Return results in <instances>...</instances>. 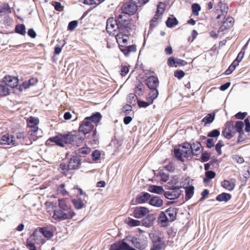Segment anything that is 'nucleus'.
<instances>
[{
    "label": "nucleus",
    "mask_w": 250,
    "mask_h": 250,
    "mask_svg": "<svg viewBox=\"0 0 250 250\" xmlns=\"http://www.w3.org/2000/svg\"><path fill=\"white\" fill-rule=\"evenodd\" d=\"M75 139V135L72 132H67L66 133H58L57 135L50 137L46 141V144L48 142L55 143L57 146L63 147L64 144H72Z\"/></svg>",
    "instance_id": "1"
},
{
    "label": "nucleus",
    "mask_w": 250,
    "mask_h": 250,
    "mask_svg": "<svg viewBox=\"0 0 250 250\" xmlns=\"http://www.w3.org/2000/svg\"><path fill=\"white\" fill-rule=\"evenodd\" d=\"M3 80V81L0 83V96L1 97L6 96L9 94L10 89L8 86H10L13 90L16 87L15 84L16 83H13V80H16V77L6 75Z\"/></svg>",
    "instance_id": "2"
},
{
    "label": "nucleus",
    "mask_w": 250,
    "mask_h": 250,
    "mask_svg": "<svg viewBox=\"0 0 250 250\" xmlns=\"http://www.w3.org/2000/svg\"><path fill=\"white\" fill-rule=\"evenodd\" d=\"M29 135V141L28 143V138H26L24 136L23 132L17 133V146L20 143L21 145H28L31 144L33 141H36L41 135H38V131L33 132V129L28 131Z\"/></svg>",
    "instance_id": "3"
},
{
    "label": "nucleus",
    "mask_w": 250,
    "mask_h": 250,
    "mask_svg": "<svg viewBox=\"0 0 250 250\" xmlns=\"http://www.w3.org/2000/svg\"><path fill=\"white\" fill-rule=\"evenodd\" d=\"M52 218L57 221H61L65 220H70L76 215L75 212L73 210H70L69 212L56 208L53 211Z\"/></svg>",
    "instance_id": "4"
},
{
    "label": "nucleus",
    "mask_w": 250,
    "mask_h": 250,
    "mask_svg": "<svg viewBox=\"0 0 250 250\" xmlns=\"http://www.w3.org/2000/svg\"><path fill=\"white\" fill-rule=\"evenodd\" d=\"M131 3H125L123 4L122 7L123 13L128 15H133L137 11V7H141L139 6V0H130Z\"/></svg>",
    "instance_id": "5"
},
{
    "label": "nucleus",
    "mask_w": 250,
    "mask_h": 250,
    "mask_svg": "<svg viewBox=\"0 0 250 250\" xmlns=\"http://www.w3.org/2000/svg\"><path fill=\"white\" fill-rule=\"evenodd\" d=\"M130 23V19L128 18L127 19H125L121 21H118V23L116 24L118 28L120 31L118 36L128 37L130 34V30L129 25Z\"/></svg>",
    "instance_id": "6"
},
{
    "label": "nucleus",
    "mask_w": 250,
    "mask_h": 250,
    "mask_svg": "<svg viewBox=\"0 0 250 250\" xmlns=\"http://www.w3.org/2000/svg\"><path fill=\"white\" fill-rule=\"evenodd\" d=\"M38 232L40 233H42L44 237L48 239H51L54 234L53 231L47 227H38L33 231L32 234L30 236V238L32 239V240H34L35 241H36V239H38Z\"/></svg>",
    "instance_id": "7"
},
{
    "label": "nucleus",
    "mask_w": 250,
    "mask_h": 250,
    "mask_svg": "<svg viewBox=\"0 0 250 250\" xmlns=\"http://www.w3.org/2000/svg\"><path fill=\"white\" fill-rule=\"evenodd\" d=\"M94 129V126L91 122L84 118L81 122L79 127V133H82L83 136L89 133Z\"/></svg>",
    "instance_id": "8"
},
{
    "label": "nucleus",
    "mask_w": 250,
    "mask_h": 250,
    "mask_svg": "<svg viewBox=\"0 0 250 250\" xmlns=\"http://www.w3.org/2000/svg\"><path fill=\"white\" fill-rule=\"evenodd\" d=\"M132 248L125 239H122L111 244L110 250H131Z\"/></svg>",
    "instance_id": "9"
},
{
    "label": "nucleus",
    "mask_w": 250,
    "mask_h": 250,
    "mask_svg": "<svg viewBox=\"0 0 250 250\" xmlns=\"http://www.w3.org/2000/svg\"><path fill=\"white\" fill-rule=\"evenodd\" d=\"M19 79L17 76V90L21 93L23 89L25 90L28 88L31 85H34L36 83L38 82V79L32 78L29 79L28 81H25L23 82L21 84H19Z\"/></svg>",
    "instance_id": "10"
},
{
    "label": "nucleus",
    "mask_w": 250,
    "mask_h": 250,
    "mask_svg": "<svg viewBox=\"0 0 250 250\" xmlns=\"http://www.w3.org/2000/svg\"><path fill=\"white\" fill-rule=\"evenodd\" d=\"M149 213V209L146 207H136L133 212V216L137 219L144 217Z\"/></svg>",
    "instance_id": "11"
},
{
    "label": "nucleus",
    "mask_w": 250,
    "mask_h": 250,
    "mask_svg": "<svg viewBox=\"0 0 250 250\" xmlns=\"http://www.w3.org/2000/svg\"><path fill=\"white\" fill-rule=\"evenodd\" d=\"M156 220V215L154 214H148L146 217L141 220V225L146 228H149L153 226L154 222Z\"/></svg>",
    "instance_id": "12"
},
{
    "label": "nucleus",
    "mask_w": 250,
    "mask_h": 250,
    "mask_svg": "<svg viewBox=\"0 0 250 250\" xmlns=\"http://www.w3.org/2000/svg\"><path fill=\"white\" fill-rule=\"evenodd\" d=\"M145 83L149 89L158 87L159 84L158 78L154 75L148 77L145 80Z\"/></svg>",
    "instance_id": "13"
},
{
    "label": "nucleus",
    "mask_w": 250,
    "mask_h": 250,
    "mask_svg": "<svg viewBox=\"0 0 250 250\" xmlns=\"http://www.w3.org/2000/svg\"><path fill=\"white\" fill-rule=\"evenodd\" d=\"M81 164V160L77 156H73L69 160L67 167L68 169H76L79 168Z\"/></svg>",
    "instance_id": "14"
},
{
    "label": "nucleus",
    "mask_w": 250,
    "mask_h": 250,
    "mask_svg": "<svg viewBox=\"0 0 250 250\" xmlns=\"http://www.w3.org/2000/svg\"><path fill=\"white\" fill-rule=\"evenodd\" d=\"M27 123L29 130L33 129V132L39 131L37 125L39 123V120L38 118L31 116L27 119Z\"/></svg>",
    "instance_id": "15"
},
{
    "label": "nucleus",
    "mask_w": 250,
    "mask_h": 250,
    "mask_svg": "<svg viewBox=\"0 0 250 250\" xmlns=\"http://www.w3.org/2000/svg\"><path fill=\"white\" fill-rule=\"evenodd\" d=\"M190 148L192 149L193 153H195L194 155L196 156H198L204 150L201 143L197 141L191 142Z\"/></svg>",
    "instance_id": "16"
},
{
    "label": "nucleus",
    "mask_w": 250,
    "mask_h": 250,
    "mask_svg": "<svg viewBox=\"0 0 250 250\" xmlns=\"http://www.w3.org/2000/svg\"><path fill=\"white\" fill-rule=\"evenodd\" d=\"M151 197V195L148 192L145 191L141 192V193L137 195L136 198V202L138 204H144L146 202L149 201L150 198Z\"/></svg>",
    "instance_id": "17"
},
{
    "label": "nucleus",
    "mask_w": 250,
    "mask_h": 250,
    "mask_svg": "<svg viewBox=\"0 0 250 250\" xmlns=\"http://www.w3.org/2000/svg\"><path fill=\"white\" fill-rule=\"evenodd\" d=\"M158 223L162 227H166L168 226L169 222H170L169 219L167 217V214L164 211H161L158 217L157 220Z\"/></svg>",
    "instance_id": "18"
},
{
    "label": "nucleus",
    "mask_w": 250,
    "mask_h": 250,
    "mask_svg": "<svg viewBox=\"0 0 250 250\" xmlns=\"http://www.w3.org/2000/svg\"><path fill=\"white\" fill-rule=\"evenodd\" d=\"M102 118L101 113L99 112L93 113L90 116L85 117L87 120H88L92 124L95 123L97 125L100 122Z\"/></svg>",
    "instance_id": "19"
},
{
    "label": "nucleus",
    "mask_w": 250,
    "mask_h": 250,
    "mask_svg": "<svg viewBox=\"0 0 250 250\" xmlns=\"http://www.w3.org/2000/svg\"><path fill=\"white\" fill-rule=\"evenodd\" d=\"M119 48L121 51H122L125 56H128L131 52H134L136 51V45L135 44L128 46L119 45Z\"/></svg>",
    "instance_id": "20"
},
{
    "label": "nucleus",
    "mask_w": 250,
    "mask_h": 250,
    "mask_svg": "<svg viewBox=\"0 0 250 250\" xmlns=\"http://www.w3.org/2000/svg\"><path fill=\"white\" fill-rule=\"evenodd\" d=\"M13 138L14 137L13 136H10V137L9 134H6L3 135L0 140V145H10L11 144L14 145L15 141L13 139Z\"/></svg>",
    "instance_id": "21"
},
{
    "label": "nucleus",
    "mask_w": 250,
    "mask_h": 250,
    "mask_svg": "<svg viewBox=\"0 0 250 250\" xmlns=\"http://www.w3.org/2000/svg\"><path fill=\"white\" fill-rule=\"evenodd\" d=\"M165 213L169 217V220L171 222L174 221L176 219V216L178 213V209L175 208L170 207L167 208L165 211Z\"/></svg>",
    "instance_id": "22"
},
{
    "label": "nucleus",
    "mask_w": 250,
    "mask_h": 250,
    "mask_svg": "<svg viewBox=\"0 0 250 250\" xmlns=\"http://www.w3.org/2000/svg\"><path fill=\"white\" fill-rule=\"evenodd\" d=\"M148 203L152 206L159 208L163 206V201L159 196L151 195Z\"/></svg>",
    "instance_id": "23"
},
{
    "label": "nucleus",
    "mask_w": 250,
    "mask_h": 250,
    "mask_svg": "<svg viewBox=\"0 0 250 250\" xmlns=\"http://www.w3.org/2000/svg\"><path fill=\"white\" fill-rule=\"evenodd\" d=\"M230 180L231 182L228 180H224L221 182V186L229 191H232L234 189L235 186L234 182H232L235 181V180L231 179Z\"/></svg>",
    "instance_id": "24"
},
{
    "label": "nucleus",
    "mask_w": 250,
    "mask_h": 250,
    "mask_svg": "<svg viewBox=\"0 0 250 250\" xmlns=\"http://www.w3.org/2000/svg\"><path fill=\"white\" fill-rule=\"evenodd\" d=\"M147 190L151 193L157 194H161L164 192V189L162 186L155 185H150L148 187Z\"/></svg>",
    "instance_id": "25"
},
{
    "label": "nucleus",
    "mask_w": 250,
    "mask_h": 250,
    "mask_svg": "<svg viewBox=\"0 0 250 250\" xmlns=\"http://www.w3.org/2000/svg\"><path fill=\"white\" fill-rule=\"evenodd\" d=\"M91 149L87 146L83 147L75 151V156L84 157L90 153Z\"/></svg>",
    "instance_id": "26"
},
{
    "label": "nucleus",
    "mask_w": 250,
    "mask_h": 250,
    "mask_svg": "<svg viewBox=\"0 0 250 250\" xmlns=\"http://www.w3.org/2000/svg\"><path fill=\"white\" fill-rule=\"evenodd\" d=\"M130 242L136 249L140 250H144L147 246L146 244H142L140 242V239L135 237H133L130 240Z\"/></svg>",
    "instance_id": "27"
},
{
    "label": "nucleus",
    "mask_w": 250,
    "mask_h": 250,
    "mask_svg": "<svg viewBox=\"0 0 250 250\" xmlns=\"http://www.w3.org/2000/svg\"><path fill=\"white\" fill-rule=\"evenodd\" d=\"M151 92L149 94V96L146 98L147 101L150 104H152L155 99H156L159 95V91L157 87H154L149 89Z\"/></svg>",
    "instance_id": "28"
},
{
    "label": "nucleus",
    "mask_w": 250,
    "mask_h": 250,
    "mask_svg": "<svg viewBox=\"0 0 250 250\" xmlns=\"http://www.w3.org/2000/svg\"><path fill=\"white\" fill-rule=\"evenodd\" d=\"M164 195L166 198L173 200L179 198L181 195V192L177 191H165L164 192Z\"/></svg>",
    "instance_id": "29"
},
{
    "label": "nucleus",
    "mask_w": 250,
    "mask_h": 250,
    "mask_svg": "<svg viewBox=\"0 0 250 250\" xmlns=\"http://www.w3.org/2000/svg\"><path fill=\"white\" fill-rule=\"evenodd\" d=\"M218 6L220 8L222 15H218L216 18L217 19H220L222 16L225 17L227 14L229 9L228 5L225 3L222 2V1L219 2Z\"/></svg>",
    "instance_id": "30"
},
{
    "label": "nucleus",
    "mask_w": 250,
    "mask_h": 250,
    "mask_svg": "<svg viewBox=\"0 0 250 250\" xmlns=\"http://www.w3.org/2000/svg\"><path fill=\"white\" fill-rule=\"evenodd\" d=\"M231 198V195L226 192H223L218 195L216 197V200L219 202H227Z\"/></svg>",
    "instance_id": "31"
},
{
    "label": "nucleus",
    "mask_w": 250,
    "mask_h": 250,
    "mask_svg": "<svg viewBox=\"0 0 250 250\" xmlns=\"http://www.w3.org/2000/svg\"><path fill=\"white\" fill-rule=\"evenodd\" d=\"M179 21L176 17H169L166 21V24L168 28H172L178 25Z\"/></svg>",
    "instance_id": "32"
},
{
    "label": "nucleus",
    "mask_w": 250,
    "mask_h": 250,
    "mask_svg": "<svg viewBox=\"0 0 250 250\" xmlns=\"http://www.w3.org/2000/svg\"><path fill=\"white\" fill-rule=\"evenodd\" d=\"M215 116V113L214 112L208 113L202 119V122L205 123V126L207 124H210L213 122Z\"/></svg>",
    "instance_id": "33"
},
{
    "label": "nucleus",
    "mask_w": 250,
    "mask_h": 250,
    "mask_svg": "<svg viewBox=\"0 0 250 250\" xmlns=\"http://www.w3.org/2000/svg\"><path fill=\"white\" fill-rule=\"evenodd\" d=\"M58 209L67 212H69L70 210H72L70 207H68L64 199H60L58 200Z\"/></svg>",
    "instance_id": "34"
},
{
    "label": "nucleus",
    "mask_w": 250,
    "mask_h": 250,
    "mask_svg": "<svg viewBox=\"0 0 250 250\" xmlns=\"http://www.w3.org/2000/svg\"><path fill=\"white\" fill-rule=\"evenodd\" d=\"M152 246L150 250H161L166 248V245L164 241H161L159 242L151 243Z\"/></svg>",
    "instance_id": "35"
},
{
    "label": "nucleus",
    "mask_w": 250,
    "mask_h": 250,
    "mask_svg": "<svg viewBox=\"0 0 250 250\" xmlns=\"http://www.w3.org/2000/svg\"><path fill=\"white\" fill-rule=\"evenodd\" d=\"M216 176L215 172L213 170L208 171L205 172V177L203 179L204 183H208Z\"/></svg>",
    "instance_id": "36"
},
{
    "label": "nucleus",
    "mask_w": 250,
    "mask_h": 250,
    "mask_svg": "<svg viewBox=\"0 0 250 250\" xmlns=\"http://www.w3.org/2000/svg\"><path fill=\"white\" fill-rule=\"evenodd\" d=\"M183 150L180 148H175L173 150L174 156L176 159L180 162H184V159L183 158Z\"/></svg>",
    "instance_id": "37"
},
{
    "label": "nucleus",
    "mask_w": 250,
    "mask_h": 250,
    "mask_svg": "<svg viewBox=\"0 0 250 250\" xmlns=\"http://www.w3.org/2000/svg\"><path fill=\"white\" fill-rule=\"evenodd\" d=\"M194 187L191 185L185 189V199L187 201L189 200L193 196L194 194Z\"/></svg>",
    "instance_id": "38"
},
{
    "label": "nucleus",
    "mask_w": 250,
    "mask_h": 250,
    "mask_svg": "<svg viewBox=\"0 0 250 250\" xmlns=\"http://www.w3.org/2000/svg\"><path fill=\"white\" fill-rule=\"evenodd\" d=\"M145 89V87L144 84L141 81H139L138 83L135 85V93L138 96H141L143 95V91Z\"/></svg>",
    "instance_id": "39"
},
{
    "label": "nucleus",
    "mask_w": 250,
    "mask_h": 250,
    "mask_svg": "<svg viewBox=\"0 0 250 250\" xmlns=\"http://www.w3.org/2000/svg\"><path fill=\"white\" fill-rule=\"evenodd\" d=\"M125 223L128 226L133 227L141 225V221L130 217H128L125 219Z\"/></svg>",
    "instance_id": "40"
},
{
    "label": "nucleus",
    "mask_w": 250,
    "mask_h": 250,
    "mask_svg": "<svg viewBox=\"0 0 250 250\" xmlns=\"http://www.w3.org/2000/svg\"><path fill=\"white\" fill-rule=\"evenodd\" d=\"M72 203L76 209H81L84 207V204L81 199H73Z\"/></svg>",
    "instance_id": "41"
},
{
    "label": "nucleus",
    "mask_w": 250,
    "mask_h": 250,
    "mask_svg": "<svg viewBox=\"0 0 250 250\" xmlns=\"http://www.w3.org/2000/svg\"><path fill=\"white\" fill-rule=\"evenodd\" d=\"M11 13V10L8 3H5L0 7V16H3Z\"/></svg>",
    "instance_id": "42"
},
{
    "label": "nucleus",
    "mask_w": 250,
    "mask_h": 250,
    "mask_svg": "<svg viewBox=\"0 0 250 250\" xmlns=\"http://www.w3.org/2000/svg\"><path fill=\"white\" fill-rule=\"evenodd\" d=\"M78 132H76L75 135V139L74 140V142H73L72 144L73 145H76L77 146H80L83 140H84V136H79L78 135Z\"/></svg>",
    "instance_id": "43"
},
{
    "label": "nucleus",
    "mask_w": 250,
    "mask_h": 250,
    "mask_svg": "<svg viewBox=\"0 0 250 250\" xmlns=\"http://www.w3.org/2000/svg\"><path fill=\"white\" fill-rule=\"evenodd\" d=\"M138 100L135 94L130 93L128 94L127 98V104L131 105H135L136 104V101Z\"/></svg>",
    "instance_id": "44"
},
{
    "label": "nucleus",
    "mask_w": 250,
    "mask_h": 250,
    "mask_svg": "<svg viewBox=\"0 0 250 250\" xmlns=\"http://www.w3.org/2000/svg\"><path fill=\"white\" fill-rule=\"evenodd\" d=\"M17 34L24 36L26 34V27L24 24H17Z\"/></svg>",
    "instance_id": "45"
},
{
    "label": "nucleus",
    "mask_w": 250,
    "mask_h": 250,
    "mask_svg": "<svg viewBox=\"0 0 250 250\" xmlns=\"http://www.w3.org/2000/svg\"><path fill=\"white\" fill-rule=\"evenodd\" d=\"M92 131V134L91 137V139L92 140L91 141V144L92 145H97L99 144V136L97 135L96 128L94 129Z\"/></svg>",
    "instance_id": "46"
},
{
    "label": "nucleus",
    "mask_w": 250,
    "mask_h": 250,
    "mask_svg": "<svg viewBox=\"0 0 250 250\" xmlns=\"http://www.w3.org/2000/svg\"><path fill=\"white\" fill-rule=\"evenodd\" d=\"M244 126V123L243 121H238L235 122L234 125V128L238 133H241L243 132V128Z\"/></svg>",
    "instance_id": "47"
},
{
    "label": "nucleus",
    "mask_w": 250,
    "mask_h": 250,
    "mask_svg": "<svg viewBox=\"0 0 250 250\" xmlns=\"http://www.w3.org/2000/svg\"><path fill=\"white\" fill-rule=\"evenodd\" d=\"M192 14L195 16H198L199 12L201 9L200 5L197 3H194L191 5Z\"/></svg>",
    "instance_id": "48"
},
{
    "label": "nucleus",
    "mask_w": 250,
    "mask_h": 250,
    "mask_svg": "<svg viewBox=\"0 0 250 250\" xmlns=\"http://www.w3.org/2000/svg\"><path fill=\"white\" fill-rule=\"evenodd\" d=\"M235 134V132H232V130L224 129L222 132V135L227 139H230L232 138Z\"/></svg>",
    "instance_id": "49"
},
{
    "label": "nucleus",
    "mask_w": 250,
    "mask_h": 250,
    "mask_svg": "<svg viewBox=\"0 0 250 250\" xmlns=\"http://www.w3.org/2000/svg\"><path fill=\"white\" fill-rule=\"evenodd\" d=\"M220 135V131L219 129H214L208 132L207 137L209 138H217Z\"/></svg>",
    "instance_id": "50"
},
{
    "label": "nucleus",
    "mask_w": 250,
    "mask_h": 250,
    "mask_svg": "<svg viewBox=\"0 0 250 250\" xmlns=\"http://www.w3.org/2000/svg\"><path fill=\"white\" fill-rule=\"evenodd\" d=\"M132 105H131L127 103L126 104H125L123 105V106L122 107V112L124 113V114H125L126 115L129 114L130 113L132 110Z\"/></svg>",
    "instance_id": "51"
},
{
    "label": "nucleus",
    "mask_w": 250,
    "mask_h": 250,
    "mask_svg": "<svg viewBox=\"0 0 250 250\" xmlns=\"http://www.w3.org/2000/svg\"><path fill=\"white\" fill-rule=\"evenodd\" d=\"M200 158L203 163L208 162L210 158V154L208 151H205L202 153Z\"/></svg>",
    "instance_id": "52"
},
{
    "label": "nucleus",
    "mask_w": 250,
    "mask_h": 250,
    "mask_svg": "<svg viewBox=\"0 0 250 250\" xmlns=\"http://www.w3.org/2000/svg\"><path fill=\"white\" fill-rule=\"evenodd\" d=\"M149 237L151 241V243L159 242V241H163L162 238L158 235L155 233H150Z\"/></svg>",
    "instance_id": "53"
},
{
    "label": "nucleus",
    "mask_w": 250,
    "mask_h": 250,
    "mask_svg": "<svg viewBox=\"0 0 250 250\" xmlns=\"http://www.w3.org/2000/svg\"><path fill=\"white\" fill-rule=\"evenodd\" d=\"M101 152L98 149L93 150L91 154L92 159L94 161L99 160L101 158Z\"/></svg>",
    "instance_id": "54"
},
{
    "label": "nucleus",
    "mask_w": 250,
    "mask_h": 250,
    "mask_svg": "<svg viewBox=\"0 0 250 250\" xmlns=\"http://www.w3.org/2000/svg\"><path fill=\"white\" fill-rule=\"evenodd\" d=\"M137 103L138 106L140 108H146L147 106H148L150 104V103L149 102H148V101L146 102L145 101L139 100V99L137 100Z\"/></svg>",
    "instance_id": "55"
},
{
    "label": "nucleus",
    "mask_w": 250,
    "mask_h": 250,
    "mask_svg": "<svg viewBox=\"0 0 250 250\" xmlns=\"http://www.w3.org/2000/svg\"><path fill=\"white\" fill-rule=\"evenodd\" d=\"M78 22L77 21L74 20L71 21L68 23L67 26V30L70 31H73L77 27V26H78Z\"/></svg>",
    "instance_id": "56"
},
{
    "label": "nucleus",
    "mask_w": 250,
    "mask_h": 250,
    "mask_svg": "<svg viewBox=\"0 0 250 250\" xmlns=\"http://www.w3.org/2000/svg\"><path fill=\"white\" fill-rule=\"evenodd\" d=\"M26 246L29 250H37V249L34 242L27 239L26 242Z\"/></svg>",
    "instance_id": "57"
},
{
    "label": "nucleus",
    "mask_w": 250,
    "mask_h": 250,
    "mask_svg": "<svg viewBox=\"0 0 250 250\" xmlns=\"http://www.w3.org/2000/svg\"><path fill=\"white\" fill-rule=\"evenodd\" d=\"M123 16L121 14H119L118 15L117 19L114 20L113 18H110L108 19L107 20V22H106L107 26H108L109 25V23H110V21H113V22H114L115 24H117L118 23L119 21H121L122 20H123Z\"/></svg>",
    "instance_id": "58"
},
{
    "label": "nucleus",
    "mask_w": 250,
    "mask_h": 250,
    "mask_svg": "<svg viewBox=\"0 0 250 250\" xmlns=\"http://www.w3.org/2000/svg\"><path fill=\"white\" fill-rule=\"evenodd\" d=\"M185 75V73L182 70H176L174 73V76L179 80L183 78Z\"/></svg>",
    "instance_id": "59"
},
{
    "label": "nucleus",
    "mask_w": 250,
    "mask_h": 250,
    "mask_svg": "<svg viewBox=\"0 0 250 250\" xmlns=\"http://www.w3.org/2000/svg\"><path fill=\"white\" fill-rule=\"evenodd\" d=\"M186 150H183V156L185 158H188L194 155L195 153H193L192 149L189 148Z\"/></svg>",
    "instance_id": "60"
},
{
    "label": "nucleus",
    "mask_w": 250,
    "mask_h": 250,
    "mask_svg": "<svg viewBox=\"0 0 250 250\" xmlns=\"http://www.w3.org/2000/svg\"><path fill=\"white\" fill-rule=\"evenodd\" d=\"M164 168L170 172H173L175 170V166L172 162L164 167Z\"/></svg>",
    "instance_id": "61"
},
{
    "label": "nucleus",
    "mask_w": 250,
    "mask_h": 250,
    "mask_svg": "<svg viewBox=\"0 0 250 250\" xmlns=\"http://www.w3.org/2000/svg\"><path fill=\"white\" fill-rule=\"evenodd\" d=\"M177 58L174 57H170L168 58L167 63L169 67H173L176 64Z\"/></svg>",
    "instance_id": "62"
},
{
    "label": "nucleus",
    "mask_w": 250,
    "mask_h": 250,
    "mask_svg": "<svg viewBox=\"0 0 250 250\" xmlns=\"http://www.w3.org/2000/svg\"><path fill=\"white\" fill-rule=\"evenodd\" d=\"M247 114L248 113L246 112H242L240 111L235 115V117L237 119L243 120L245 118Z\"/></svg>",
    "instance_id": "63"
},
{
    "label": "nucleus",
    "mask_w": 250,
    "mask_h": 250,
    "mask_svg": "<svg viewBox=\"0 0 250 250\" xmlns=\"http://www.w3.org/2000/svg\"><path fill=\"white\" fill-rule=\"evenodd\" d=\"M215 143L214 140L212 138H208L206 140V147L208 148H211L214 146Z\"/></svg>",
    "instance_id": "64"
}]
</instances>
